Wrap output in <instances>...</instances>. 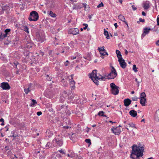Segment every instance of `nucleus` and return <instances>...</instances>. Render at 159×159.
<instances>
[{
	"mask_svg": "<svg viewBox=\"0 0 159 159\" xmlns=\"http://www.w3.org/2000/svg\"><path fill=\"white\" fill-rule=\"evenodd\" d=\"M130 154L131 159H139L143 155L144 151V145L140 143L133 145Z\"/></svg>",
	"mask_w": 159,
	"mask_h": 159,
	"instance_id": "obj_1",
	"label": "nucleus"
},
{
	"mask_svg": "<svg viewBox=\"0 0 159 159\" xmlns=\"http://www.w3.org/2000/svg\"><path fill=\"white\" fill-rule=\"evenodd\" d=\"M90 78L97 85L98 84V80H105L106 78L99 74H97L96 70H93L92 73L89 75Z\"/></svg>",
	"mask_w": 159,
	"mask_h": 159,
	"instance_id": "obj_2",
	"label": "nucleus"
},
{
	"mask_svg": "<svg viewBox=\"0 0 159 159\" xmlns=\"http://www.w3.org/2000/svg\"><path fill=\"white\" fill-rule=\"evenodd\" d=\"M110 85L111 89V93L114 95H118L119 92V87L116 85L114 83H111Z\"/></svg>",
	"mask_w": 159,
	"mask_h": 159,
	"instance_id": "obj_3",
	"label": "nucleus"
},
{
	"mask_svg": "<svg viewBox=\"0 0 159 159\" xmlns=\"http://www.w3.org/2000/svg\"><path fill=\"white\" fill-rule=\"evenodd\" d=\"M39 18L38 13L35 11H33L30 12L28 19L30 21H35L38 20Z\"/></svg>",
	"mask_w": 159,
	"mask_h": 159,
	"instance_id": "obj_4",
	"label": "nucleus"
},
{
	"mask_svg": "<svg viewBox=\"0 0 159 159\" xmlns=\"http://www.w3.org/2000/svg\"><path fill=\"white\" fill-rule=\"evenodd\" d=\"M117 72L114 68L112 67L111 72L107 76L108 79H114L117 76Z\"/></svg>",
	"mask_w": 159,
	"mask_h": 159,
	"instance_id": "obj_5",
	"label": "nucleus"
},
{
	"mask_svg": "<svg viewBox=\"0 0 159 159\" xmlns=\"http://www.w3.org/2000/svg\"><path fill=\"white\" fill-rule=\"evenodd\" d=\"M111 131L113 133L116 135H119L120 134L121 130L119 127H113L111 129Z\"/></svg>",
	"mask_w": 159,
	"mask_h": 159,
	"instance_id": "obj_6",
	"label": "nucleus"
},
{
	"mask_svg": "<svg viewBox=\"0 0 159 159\" xmlns=\"http://www.w3.org/2000/svg\"><path fill=\"white\" fill-rule=\"evenodd\" d=\"M1 87L3 90H8L11 87L9 84L7 82H2L1 84Z\"/></svg>",
	"mask_w": 159,
	"mask_h": 159,
	"instance_id": "obj_7",
	"label": "nucleus"
},
{
	"mask_svg": "<svg viewBox=\"0 0 159 159\" xmlns=\"http://www.w3.org/2000/svg\"><path fill=\"white\" fill-rule=\"evenodd\" d=\"M68 33L73 35H76L79 33V30L76 28L70 29L69 30Z\"/></svg>",
	"mask_w": 159,
	"mask_h": 159,
	"instance_id": "obj_8",
	"label": "nucleus"
},
{
	"mask_svg": "<svg viewBox=\"0 0 159 159\" xmlns=\"http://www.w3.org/2000/svg\"><path fill=\"white\" fill-rule=\"evenodd\" d=\"M118 61L120 63V67L123 69L125 68L126 66V64L123 58L119 59Z\"/></svg>",
	"mask_w": 159,
	"mask_h": 159,
	"instance_id": "obj_9",
	"label": "nucleus"
},
{
	"mask_svg": "<svg viewBox=\"0 0 159 159\" xmlns=\"http://www.w3.org/2000/svg\"><path fill=\"white\" fill-rule=\"evenodd\" d=\"M53 141L54 142L55 141L58 146H61L63 144V141L61 138H56Z\"/></svg>",
	"mask_w": 159,
	"mask_h": 159,
	"instance_id": "obj_10",
	"label": "nucleus"
},
{
	"mask_svg": "<svg viewBox=\"0 0 159 159\" xmlns=\"http://www.w3.org/2000/svg\"><path fill=\"white\" fill-rule=\"evenodd\" d=\"M150 2L149 1H146L143 3V7L144 10H147L150 7Z\"/></svg>",
	"mask_w": 159,
	"mask_h": 159,
	"instance_id": "obj_11",
	"label": "nucleus"
},
{
	"mask_svg": "<svg viewBox=\"0 0 159 159\" xmlns=\"http://www.w3.org/2000/svg\"><path fill=\"white\" fill-rule=\"evenodd\" d=\"M73 75H71L70 76L71 79H70V86L72 87H75V82L74 80H73Z\"/></svg>",
	"mask_w": 159,
	"mask_h": 159,
	"instance_id": "obj_12",
	"label": "nucleus"
},
{
	"mask_svg": "<svg viewBox=\"0 0 159 159\" xmlns=\"http://www.w3.org/2000/svg\"><path fill=\"white\" fill-rule=\"evenodd\" d=\"M124 103L125 107H128L131 104V100L129 98L125 99L124 101Z\"/></svg>",
	"mask_w": 159,
	"mask_h": 159,
	"instance_id": "obj_13",
	"label": "nucleus"
},
{
	"mask_svg": "<svg viewBox=\"0 0 159 159\" xmlns=\"http://www.w3.org/2000/svg\"><path fill=\"white\" fill-rule=\"evenodd\" d=\"M151 29L149 28H145L144 29L143 32L142 34V36L143 37H144L146 34H148L149 32Z\"/></svg>",
	"mask_w": 159,
	"mask_h": 159,
	"instance_id": "obj_14",
	"label": "nucleus"
},
{
	"mask_svg": "<svg viewBox=\"0 0 159 159\" xmlns=\"http://www.w3.org/2000/svg\"><path fill=\"white\" fill-rule=\"evenodd\" d=\"M118 18L120 20H121L122 21L124 22L126 24V25H127V27H128V24L127 22L125 21V18L123 16L121 15L119 16Z\"/></svg>",
	"mask_w": 159,
	"mask_h": 159,
	"instance_id": "obj_15",
	"label": "nucleus"
},
{
	"mask_svg": "<svg viewBox=\"0 0 159 159\" xmlns=\"http://www.w3.org/2000/svg\"><path fill=\"white\" fill-rule=\"evenodd\" d=\"M128 126H127L126 128L128 130H129V129L128 128L129 127H131L134 129H137V128L135 126V124H134L132 122H131L129 123L128 124Z\"/></svg>",
	"mask_w": 159,
	"mask_h": 159,
	"instance_id": "obj_16",
	"label": "nucleus"
},
{
	"mask_svg": "<svg viewBox=\"0 0 159 159\" xmlns=\"http://www.w3.org/2000/svg\"><path fill=\"white\" fill-rule=\"evenodd\" d=\"M129 115L132 117H134L137 115V112L134 110L130 111L129 112Z\"/></svg>",
	"mask_w": 159,
	"mask_h": 159,
	"instance_id": "obj_17",
	"label": "nucleus"
},
{
	"mask_svg": "<svg viewBox=\"0 0 159 159\" xmlns=\"http://www.w3.org/2000/svg\"><path fill=\"white\" fill-rule=\"evenodd\" d=\"M146 102V98H140V103L142 106H145Z\"/></svg>",
	"mask_w": 159,
	"mask_h": 159,
	"instance_id": "obj_18",
	"label": "nucleus"
},
{
	"mask_svg": "<svg viewBox=\"0 0 159 159\" xmlns=\"http://www.w3.org/2000/svg\"><path fill=\"white\" fill-rule=\"evenodd\" d=\"M100 53L101 55V57L102 58H104V57L106 55H107V56H108V53L107 52L105 49L103 50V51L101 52H100Z\"/></svg>",
	"mask_w": 159,
	"mask_h": 159,
	"instance_id": "obj_19",
	"label": "nucleus"
},
{
	"mask_svg": "<svg viewBox=\"0 0 159 159\" xmlns=\"http://www.w3.org/2000/svg\"><path fill=\"white\" fill-rule=\"evenodd\" d=\"M48 14L52 18H55L57 16L56 15L53 13L52 11H48Z\"/></svg>",
	"mask_w": 159,
	"mask_h": 159,
	"instance_id": "obj_20",
	"label": "nucleus"
},
{
	"mask_svg": "<svg viewBox=\"0 0 159 159\" xmlns=\"http://www.w3.org/2000/svg\"><path fill=\"white\" fill-rule=\"evenodd\" d=\"M1 8L3 11H7V12L10 10L9 7L7 6H3L1 7Z\"/></svg>",
	"mask_w": 159,
	"mask_h": 159,
	"instance_id": "obj_21",
	"label": "nucleus"
},
{
	"mask_svg": "<svg viewBox=\"0 0 159 159\" xmlns=\"http://www.w3.org/2000/svg\"><path fill=\"white\" fill-rule=\"evenodd\" d=\"M155 118L156 120L159 122V110L157 111L155 115Z\"/></svg>",
	"mask_w": 159,
	"mask_h": 159,
	"instance_id": "obj_22",
	"label": "nucleus"
},
{
	"mask_svg": "<svg viewBox=\"0 0 159 159\" xmlns=\"http://www.w3.org/2000/svg\"><path fill=\"white\" fill-rule=\"evenodd\" d=\"M116 53L118 59L122 58L120 52L118 50H116Z\"/></svg>",
	"mask_w": 159,
	"mask_h": 159,
	"instance_id": "obj_23",
	"label": "nucleus"
},
{
	"mask_svg": "<svg viewBox=\"0 0 159 159\" xmlns=\"http://www.w3.org/2000/svg\"><path fill=\"white\" fill-rule=\"evenodd\" d=\"M104 35L106 36V38L107 39H109L108 32L105 29H104Z\"/></svg>",
	"mask_w": 159,
	"mask_h": 159,
	"instance_id": "obj_24",
	"label": "nucleus"
},
{
	"mask_svg": "<svg viewBox=\"0 0 159 159\" xmlns=\"http://www.w3.org/2000/svg\"><path fill=\"white\" fill-rule=\"evenodd\" d=\"M31 100L32 102L30 105V106L31 107H33L35 104H37V102L36 100L34 99H32Z\"/></svg>",
	"mask_w": 159,
	"mask_h": 159,
	"instance_id": "obj_25",
	"label": "nucleus"
},
{
	"mask_svg": "<svg viewBox=\"0 0 159 159\" xmlns=\"http://www.w3.org/2000/svg\"><path fill=\"white\" fill-rule=\"evenodd\" d=\"M146 94L145 93L143 92L140 95V98H146Z\"/></svg>",
	"mask_w": 159,
	"mask_h": 159,
	"instance_id": "obj_26",
	"label": "nucleus"
},
{
	"mask_svg": "<svg viewBox=\"0 0 159 159\" xmlns=\"http://www.w3.org/2000/svg\"><path fill=\"white\" fill-rule=\"evenodd\" d=\"M23 29L27 33H29V28L27 26H23Z\"/></svg>",
	"mask_w": 159,
	"mask_h": 159,
	"instance_id": "obj_27",
	"label": "nucleus"
},
{
	"mask_svg": "<svg viewBox=\"0 0 159 159\" xmlns=\"http://www.w3.org/2000/svg\"><path fill=\"white\" fill-rule=\"evenodd\" d=\"M104 112L103 111H100L98 113V115L100 116L106 117V115H104Z\"/></svg>",
	"mask_w": 159,
	"mask_h": 159,
	"instance_id": "obj_28",
	"label": "nucleus"
},
{
	"mask_svg": "<svg viewBox=\"0 0 159 159\" xmlns=\"http://www.w3.org/2000/svg\"><path fill=\"white\" fill-rule=\"evenodd\" d=\"M83 25L85 26V27H84L83 29L84 30L87 29V30L89 31V30L90 29L89 28H88V25L84 23L83 24Z\"/></svg>",
	"mask_w": 159,
	"mask_h": 159,
	"instance_id": "obj_29",
	"label": "nucleus"
},
{
	"mask_svg": "<svg viewBox=\"0 0 159 159\" xmlns=\"http://www.w3.org/2000/svg\"><path fill=\"white\" fill-rule=\"evenodd\" d=\"M67 155L68 157H70L71 158H73L75 156V154L74 152H71L70 154H68Z\"/></svg>",
	"mask_w": 159,
	"mask_h": 159,
	"instance_id": "obj_30",
	"label": "nucleus"
},
{
	"mask_svg": "<svg viewBox=\"0 0 159 159\" xmlns=\"http://www.w3.org/2000/svg\"><path fill=\"white\" fill-rule=\"evenodd\" d=\"M24 91L26 94H27L30 92V89L29 88H28L27 89H25L24 90Z\"/></svg>",
	"mask_w": 159,
	"mask_h": 159,
	"instance_id": "obj_31",
	"label": "nucleus"
},
{
	"mask_svg": "<svg viewBox=\"0 0 159 159\" xmlns=\"http://www.w3.org/2000/svg\"><path fill=\"white\" fill-rule=\"evenodd\" d=\"M105 49L104 48V47H98V50L99 51V52H102L105 50Z\"/></svg>",
	"mask_w": 159,
	"mask_h": 159,
	"instance_id": "obj_32",
	"label": "nucleus"
},
{
	"mask_svg": "<svg viewBox=\"0 0 159 159\" xmlns=\"http://www.w3.org/2000/svg\"><path fill=\"white\" fill-rule=\"evenodd\" d=\"M48 134H49V136H51L53 134V133L50 130H47L46 132Z\"/></svg>",
	"mask_w": 159,
	"mask_h": 159,
	"instance_id": "obj_33",
	"label": "nucleus"
},
{
	"mask_svg": "<svg viewBox=\"0 0 159 159\" xmlns=\"http://www.w3.org/2000/svg\"><path fill=\"white\" fill-rule=\"evenodd\" d=\"M7 30H8V32H10V29H6L5 30V34H4V37H6L7 36Z\"/></svg>",
	"mask_w": 159,
	"mask_h": 159,
	"instance_id": "obj_34",
	"label": "nucleus"
},
{
	"mask_svg": "<svg viewBox=\"0 0 159 159\" xmlns=\"http://www.w3.org/2000/svg\"><path fill=\"white\" fill-rule=\"evenodd\" d=\"M133 70L135 72H136L138 71L137 68L135 65H134L133 66Z\"/></svg>",
	"mask_w": 159,
	"mask_h": 159,
	"instance_id": "obj_35",
	"label": "nucleus"
},
{
	"mask_svg": "<svg viewBox=\"0 0 159 159\" xmlns=\"http://www.w3.org/2000/svg\"><path fill=\"white\" fill-rule=\"evenodd\" d=\"M85 142L87 143H88L89 145L91 144V142L90 140L89 139H85Z\"/></svg>",
	"mask_w": 159,
	"mask_h": 159,
	"instance_id": "obj_36",
	"label": "nucleus"
},
{
	"mask_svg": "<svg viewBox=\"0 0 159 159\" xmlns=\"http://www.w3.org/2000/svg\"><path fill=\"white\" fill-rule=\"evenodd\" d=\"M63 95V97H66L67 96L68 94H67L66 92H64L62 94Z\"/></svg>",
	"mask_w": 159,
	"mask_h": 159,
	"instance_id": "obj_37",
	"label": "nucleus"
},
{
	"mask_svg": "<svg viewBox=\"0 0 159 159\" xmlns=\"http://www.w3.org/2000/svg\"><path fill=\"white\" fill-rule=\"evenodd\" d=\"M103 3L102 2H101L99 5H98L97 7L98 8H99L101 7H103Z\"/></svg>",
	"mask_w": 159,
	"mask_h": 159,
	"instance_id": "obj_38",
	"label": "nucleus"
},
{
	"mask_svg": "<svg viewBox=\"0 0 159 159\" xmlns=\"http://www.w3.org/2000/svg\"><path fill=\"white\" fill-rule=\"evenodd\" d=\"M1 7L0 6V15H2L4 13V11L1 8Z\"/></svg>",
	"mask_w": 159,
	"mask_h": 159,
	"instance_id": "obj_39",
	"label": "nucleus"
},
{
	"mask_svg": "<svg viewBox=\"0 0 159 159\" xmlns=\"http://www.w3.org/2000/svg\"><path fill=\"white\" fill-rule=\"evenodd\" d=\"M132 100L134 101H137L138 99V98L137 97L135 96L134 97H133L132 98Z\"/></svg>",
	"mask_w": 159,
	"mask_h": 159,
	"instance_id": "obj_40",
	"label": "nucleus"
},
{
	"mask_svg": "<svg viewBox=\"0 0 159 159\" xmlns=\"http://www.w3.org/2000/svg\"><path fill=\"white\" fill-rule=\"evenodd\" d=\"M50 143L49 142L47 143L45 145V147L47 148H48L49 147Z\"/></svg>",
	"mask_w": 159,
	"mask_h": 159,
	"instance_id": "obj_41",
	"label": "nucleus"
},
{
	"mask_svg": "<svg viewBox=\"0 0 159 159\" xmlns=\"http://www.w3.org/2000/svg\"><path fill=\"white\" fill-rule=\"evenodd\" d=\"M63 128L64 129H68L69 128H71V127L68 126H63Z\"/></svg>",
	"mask_w": 159,
	"mask_h": 159,
	"instance_id": "obj_42",
	"label": "nucleus"
},
{
	"mask_svg": "<svg viewBox=\"0 0 159 159\" xmlns=\"http://www.w3.org/2000/svg\"><path fill=\"white\" fill-rule=\"evenodd\" d=\"M157 25H159V15L157 16Z\"/></svg>",
	"mask_w": 159,
	"mask_h": 159,
	"instance_id": "obj_43",
	"label": "nucleus"
},
{
	"mask_svg": "<svg viewBox=\"0 0 159 159\" xmlns=\"http://www.w3.org/2000/svg\"><path fill=\"white\" fill-rule=\"evenodd\" d=\"M42 113L41 111H39L37 113V115L38 116H39L42 115Z\"/></svg>",
	"mask_w": 159,
	"mask_h": 159,
	"instance_id": "obj_44",
	"label": "nucleus"
},
{
	"mask_svg": "<svg viewBox=\"0 0 159 159\" xmlns=\"http://www.w3.org/2000/svg\"><path fill=\"white\" fill-rule=\"evenodd\" d=\"M132 9H133L134 10V11H135V10H136L137 8H136V7H135V6H134V5H132Z\"/></svg>",
	"mask_w": 159,
	"mask_h": 159,
	"instance_id": "obj_45",
	"label": "nucleus"
},
{
	"mask_svg": "<svg viewBox=\"0 0 159 159\" xmlns=\"http://www.w3.org/2000/svg\"><path fill=\"white\" fill-rule=\"evenodd\" d=\"M139 21L142 22H144V19H142L141 18H140L139 19Z\"/></svg>",
	"mask_w": 159,
	"mask_h": 159,
	"instance_id": "obj_46",
	"label": "nucleus"
},
{
	"mask_svg": "<svg viewBox=\"0 0 159 159\" xmlns=\"http://www.w3.org/2000/svg\"><path fill=\"white\" fill-rule=\"evenodd\" d=\"M142 14L143 16H146V13L144 11H142Z\"/></svg>",
	"mask_w": 159,
	"mask_h": 159,
	"instance_id": "obj_47",
	"label": "nucleus"
},
{
	"mask_svg": "<svg viewBox=\"0 0 159 159\" xmlns=\"http://www.w3.org/2000/svg\"><path fill=\"white\" fill-rule=\"evenodd\" d=\"M114 25L115 26L116 28L118 26L117 23H116L114 24Z\"/></svg>",
	"mask_w": 159,
	"mask_h": 159,
	"instance_id": "obj_48",
	"label": "nucleus"
},
{
	"mask_svg": "<svg viewBox=\"0 0 159 159\" xmlns=\"http://www.w3.org/2000/svg\"><path fill=\"white\" fill-rule=\"evenodd\" d=\"M135 81L138 83V85H139V83L141 82H139L137 80V78H136L135 79Z\"/></svg>",
	"mask_w": 159,
	"mask_h": 159,
	"instance_id": "obj_49",
	"label": "nucleus"
},
{
	"mask_svg": "<svg viewBox=\"0 0 159 159\" xmlns=\"http://www.w3.org/2000/svg\"><path fill=\"white\" fill-rule=\"evenodd\" d=\"M40 55H41L42 56H43L44 55V53L43 52H40Z\"/></svg>",
	"mask_w": 159,
	"mask_h": 159,
	"instance_id": "obj_50",
	"label": "nucleus"
},
{
	"mask_svg": "<svg viewBox=\"0 0 159 159\" xmlns=\"http://www.w3.org/2000/svg\"><path fill=\"white\" fill-rule=\"evenodd\" d=\"M156 43L157 45L159 46V40Z\"/></svg>",
	"mask_w": 159,
	"mask_h": 159,
	"instance_id": "obj_51",
	"label": "nucleus"
},
{
	"mask_svg": "<svg viewBox=\"0 0 159 159\" xmlns=\"http://www.w3.org/2000/svg\"><path fill=\"white\" fill-rule=\"evenodd\" d=\"M59 151L60 152H61V153H64V152H63V150H59Z\"/></svg>",
	"mask_w": 159,
	"mask_h": 159,
	"instance_id": "obj_52",
	"label": "nucleus"
},
{
	"mask_svg": "<svg viewBox=\"0 0 159 159\" xmlns=\"http://www.w3.org/2000/svg\"><path fill=\"white\" fill-rule=\"evenodd\" d=\"M114 36H117L118 35V34L117 32H115L114 33Z\"/></svg>",
	"mask_w": 159,
	"mask_h": 159,
	"instance_id": "obj_53",
	"label": "nucleus"
},
{
	"mask_svg": "<svg viewBox=\"0 0 159 159\" xmlns=\"http://www.w3.org/2000/svg\"><path fill=\"white\" fill-rule=\"evenodd\" d=\"M76 58V57H71V59L72 60L75 59Z\"/></svg>",
	"mask_w": 159,
	"mask_h": 159,
	"instance_id": "obj_54",
	"label": "nucleus"
},
{
	"mask_svg": "<svg viewBox=\"0 0 159 159\" xmlns=\"http://www.w3.org/2000/svg\"><path fill=\"white\" fill-rule=\"evenodd\" d=\"M128 53V51L126 50H125V54H126V55H127Z\"/></svg>",
	"mask_w": 159,
	"mask_h": 159,
	"instance_id": "obj_55",
	"label": "nucleus"
},
{
	"mask_svg": "<svg viewBox=\"0 0 159 159\" xmlns=\"http://www.w3.org/2000/svg\"><path fill=\"white\" fill-rule=\"evenodd\" d=\"M17 136V135H15L14 134H13V135H12V137L14 138H16Z\"/></svg>",
	"mask_w": 159,
	"mask_h": 159,
	"instance_id": "obj_56",
	"label": "nucleus"
},
{
	"mask_svg": "<svg viewBox=\"0 0 159 159\" xmlns=\"http://www.w3.org/2000/svg\"><path fill=\"white\" fill-rule=\"evenodd\" d=\"M4 122V120L2 118H1V119H0V122Z\"/></svg>",
	"mask_w": 159,
	"mask_h": 159,
	"instance_id": "obj_57",
	"label": "nucleus"
},
{
	"mask_svg": "<svg viewBox=\"0 0 159 159\" xmlns=\"http://www.w3.org/2000/svg\"><path fill=\"white\" fill-rule=\"evenodd\" d=\"M64 65L66 66H67L68 65V64L66 62L65 63Z\"/></svg>",
	"mask_w": 159,
	"mask_h": 159,
	"instance_id": "obj_58",
	"label": "nucleus"
},
{
	"mask_svg": "<svg viewBox=\"0 0 159 159\" xmlns=\"http://www.w3.org/2000/svg\"><path fill=\"white\" fill-rule=\"evenodd\" d=\"M119 2H120L122 4V0H119Z\"/></svg>",
	"mask_w": 159,
	"mask_h": 159,
	"instance_id": "obj_59",
	"label": "nucleus"
},
{
	"mask_svg": "<svg viewBox=\"0 0 159 159\" xmlns=\"http://www.w3.org/2000/svg\"><path fill=\"white\" fill-rule=\"evenodd\" d=\"M74 95L72 94V95L71 96V98H74Z\"/></svg>",
	"mask_w": 159,
	"mask_h": 159,
	"instance_id": "obj_60",
	"label": "nucleus"
},
{
	"mask_svg": "<svg viewBox=\"0 0 159 159\" xmlns=\"http://www.w3.org/2000/svg\"><path fill=\"white\" fill-rule=\"evenodd\" d=\"M1 125H4V122H2V124H1Z\"/></svg>",
	"mask_w": 159,
	"mask_h": 159,
	"instance_id": "obj_61",
	"label": "nucleus"
},
{
	"mask_svg": "<svg viewBox=\"0 0 159 159\" xmlns=\"http://www.w3.org/2000/svg\"><path fill=\"white\" fill-rule=\"evenodd\" d=\"M52 51H50L49 52V54H51L52 53Z\"/></svg>",
	"mask_w": 159,
	"mask_h": 159,
	"instance_id": "obj_62",
	"label": "nucleus"
},
{
	"mask_svg": "<svg viewBox=\"0 0 159 159\" xmlns=\"http://www.w3.org/2000/svg\"><path fill=\"white\" fill-rule=\"evenodd\" d=\"M134 93V91H132V92H131V94H133Z\"/></svg>",
	"mask_w": 159,
	"mask_h": 159,
	"instance_id": "obj_63",
	"label": "nucleus"
},
{
	"mask_svg": "<svg viewBox=\"0 0 159 159\" xmlns=\"http://www.w3.org/2000/svg\"><path fill=\"white\" fill-rule=\"evenodd\" d=\"M153 159V158L152 157H149L147 159Z\"/></svg>",
	"mask_w": 159,
	"mask_h": 159,
	"instance_id": "obj_64",
	"label": "nucleus"
}]
</instances>
